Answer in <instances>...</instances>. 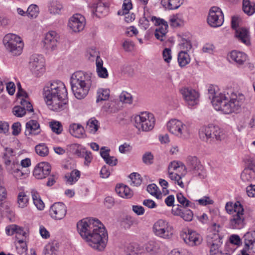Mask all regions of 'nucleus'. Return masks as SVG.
<instances>
[{
	"label": "nucleus",
	"mask_w": 255,
	"mask_h": 255,
	"mask_svg": "<svg viewBox=\"0 0 255 255\" xmlns=\"http://www.w3.org/2000/svg\"><path fill=\"white\" fill-rule=\"evenodd\" d=\"M77 227L78 232L88 246L99 252L104 251L108 241V234L99 220L85 218L77 223Z\"/></svg>",
	"instance_id": "f257e3e1"
},
{
	"label": "nucleus",
	"mask_w": 255,
	"mask_h": 255,
	"mask_svg": "<svg viewBox=\"0 0 255 255\" xmlns=\"http://www.w3.org/2000/svg\"><path fill=\"white\" fill-rule=\"evenodd\" d=\"M208 94L213 106L217 111L230 114L239 112L246 100L242 93H232L230 96L225 92H220L218 87L211 85L208 87Z\"/></svg>",
	"instance_id": "f03ea898"
},
{
	"label": "nucleus",
	"mask_w": 255,
	"mask_h": 255,
	"mask_svg": "<svg viewBox=\"0 0 255 255\" xmlns=\"http://www.w3.org/2000/svg\"><path fill=\"white\" fill-rule=\"evenodd\" d=\"M64 83L53 81L43 89V97L48 108L54 111L62 110L64 105Z\"/></svg>",
	"instance_id": "7ed1b4c3"
},
{
	"label": "nucleus",
	"mask_w": 255,
	"mask_h": 255,
	"mask_svg": "<svg viewBox=\"0 0 255 255\" xmlns=\"http://www.w3.org/2000/svg\"><path fill=\"white\" fill-rule=\"evenodd\" d=\"M225 210L228 214L232 215L229 221V226L232 229H241L245 225V210L239 201L235 203L228 202L226 204Z\"/></svg>",
	"instance_id": "20e7f679"
},
{
	"label": "nucleus",
	"mask_w": 255,
	"mask_h": 255,
	"mask_svg": "<svg viewBox=\"0 0 255 255\" xmlns=\"http://www.w3.org/2000/svg\"><path fill=\"white\" fill-rule=\"evenodd\" d=\"M166 126L168 131L178 138L186 140L191 136V127L187 123L172 119L167 122Z\"/></svg>",
	"instance_id": "39448f33"
},
{
	"label": "nucleus",
	"mask_w": 255,
	"mask_h": 255,
	"mask_svg": "<svg viewBox=\"0 0 255 255\" xmlns=\"http://www.w3.org/2000/svg\"><path fill=\"white\" fill-rule=\"evenodd\" d=\"M3 43L7 51L13 56H18L21 54L23 48V43L19 36L8 33L3 39Z\"/></svg>",
	"instance_id": "423d86ee"
},
{
	"label": "nucleus",
	"mask_w": 255,
	"mask_h": 255,
	"mask_svg": "<svg viewBox=\"0 0 255 255\" xmlns=\"http://www.w3.org/2000/svg\"><path fill=\"white\" fill-rule=\"evenodd\" d=\"M200 138L207 142L213 143L220 141L223 137L222 130L217 126L209 125L201 128L199 131Z\"/></svg>",
	"instance_id": "0eeeda50"
},
{
	"label": "nucleus",
	"mask_w": 255,
	"mask_h": 255,
	"mask_svg": "<svg viewBox=\"0 0 255 255\" xmlns=\"http://www.w3.org/2000/svg\"><path fill=\"white\" fill-rule=\"evenodd\" d=\"M135 127L139 130L149 131L154 126L155 120L153 115L148 112H143L134 118Z\"/></svg>",
	"instance_id": "6e6552de"
},
{
	"label": "nucleus",
	"mask_w": 255,
	"mask_h": 255,
	"mask_svg": "<svg viewBox=\"0 0 255 255\" xmlns=\"http://www.w3.org/2000/svg\"><path fill=\"white\" fill-rule=\"evenodd\" d=\"M152 230L157 237L164 239H169L173 234V228L167 221L160 219L153 224Z\"/></svg>",
	"instance_id": "1a4fd4ad"
},
{
	"label": "nucleus",
	"mask_w": 255,
	"mask_h": 255,
	"mask_svg": "<svg viewBox=\"0 0 255 255\" xmlns=\"http://www.w3.org/2000/svg\"><path fill=\"white\" fill-rule=\"evenodd\" d=\"M185 172V166L181 163L173 161L170 163L168 166V177L175 183H177L181 188H184V184L182 178L184 174H179L181 171Z\"/></svg>",
	"instance_id": "9d476101"
},
{
	"label": "nucleus",
	"mask_w": 255,
	"mask_h": 255,
	"mask_svg": "<svg viewBox=\"0 0 255 255\" xmlns=\"http://www.w3.org/2000/svg\"><path fill=\"white\" fill-rule=\"evenodd\" d=\"M70 83L89 88L95 85L92 74L83 71L75 72L71 76Z\"/></svg>",
	"instance_id": "9b49d317"
},
{
	"label": "nucleus",
	"mask_w": 255,
	"mask_h": 255,
	"mask_svg": "<svg viewBox=\"0 0 255 255\" xmlns=\"http://www.w3.org/2000/svg\"><path fill=\"white\" fill-rule=\"evenodd\" d=\"M13 158L12 156H8L6 153L4 154V164L6 166L9 172L16 179L18 180L25 178L27 176L28 174L22 170L18 161Z\"/></svg>",
	"instance_id": "f8f14e48"
},
{
	"label": "nucleus",
	"mask_w": 255,
	"mask_h": 255,
	"mask_svg": "<svg viewBox=\"0 0 255 255\" xmlns=\"http://www.w3.org/2000/svg\"><path fill=\"white\" fill-rule=\"evenodd\" d=\"M29 67L33 75L40 77L45 71L44 58L38 54L32 55L29 58Z\"/></svg>",
	"instance_id": "ddd939ff"
},
{
	"label": "nucleus",
	"mask_w": 255,
	"mask_h": 255,
	"mask_svg": "<svg viewBox=\"0 0 255 255\" xmlns=\"http://www.w3.org/2000/svg\"><path fill=\"white\" fill-rule=\"evenodd\" d=\"M60 40L59 34L55 31H49L46 33L42 40L43 47L49 53L57 49Z\"/></svg>",
	"instance_id": "4468645a"
},
{
	"label": "nucleus",
	"mask_w": 255,
	"mask_h": 255,
	"mask_svg": "<svg viewBox=\"0 0 255 255\" xmlns=\"http://www.w3.org/2000/svg\"><path fill=\"white\" fill-rule=\"evenodd\" d=\"M207 22L213 28L222 26L224 22V14L221 8L217 6L212 7L209 11Z\"/></svg>",
	"instance_id": "2eb2a0df"
},
{
	"label": "nucleus",
	"mask_w": 255,
	"mask_h": 255,
	"mask_svg": "<svg viewBox=\"0 0 255 255\" xmlns=\"http://www.w3.org/2000/svg\"><path fill=\"white\" fill-rule=\"evenodd\" d=\"M150 20L155 25L157 26L154 32L156 38L161 41L165 40L167 38L166 34L168 27L167 22L164 19L155 16H152Z\"/></svg>",
	"instance_id": "dca6fc26"
},
{
	"label": "nucleus",
	"mask_w": 255,
	"mask_h": 255,
	"mask_svg": "<svg viewBox=\"0 0 255 255\" xmlns=\"http://www.w3.org/2000/svg\"><path fill=\"white\" fill-rule=\"evenodd\" d=\"M86 23V19L83 15L75 13L69 18L67 27L72 32L77 33L84 30Z\"/></svg>",
	"instance_id": "f3484780"
},
{
	"label": "nucleus",
	"mask_w": 255,
	"mask_h": 255,
	"mask_svg": "<svg viewBox=\"0 0 255 255\" xmlns=\"http://www.w3.org/2000/svg\"><path fill=\"white\" fill-rule=\"evenodd\" d=\"M188 165L191 171L195 176L204 179L206 176V173L200 161L196 156H189L187 159Z\"/></svg>",
	"instance_id": "a211bd4d"
},
{
	"label": "nucleus",
	"mask_w": 255,
	"mask_h": 255,
	"mask_svg": "<svg viewBox=\"0 0 255 255\" xmlns=\"http://www.w3.org/2000/svg\"><path fill=\"white\" fill-rule=\"evenodd\" d=\"M180 93L189 106H193L198 104L199 93L191 88L184 87L180 89Z\"/></svg>",
	"instance_id": "6ab92c4d"
},
{
	"label": "nucleus",
	"mask_w": 255,
	"mask_h": 255,
	"mask_svg": "<svg viewBox=\"0 0 255 255\" xmlns=\"http://www.w3.org/2000/svg\"><path fill=\"white\" fill-rule=\"evenodd\" d=\"M181 237L184 242L190 246L199 245L202 241V237L199 234L189 229L183 231L181 234Z\"/></svg>",
	"instance_id": "aec40b11"
},
{
	"label": "nucleus",
	"mask_w": 255,
	"mask_h": 255,
	"mask_svg": "<svg viewBox=\"0 0 255 255\" xmlns=\"http://www.w3.org/2000/svg\"><path fill=\"white\" fill-rule=\"evenodd\" d=\"M51 169V166L48 163L40 162L34 168L33 174L36 178L42 179L49 175Z\"/></svg>",
	"instance_id": "412c9836"
},
{
	"label": "nucleus",
	"mask_w": 255,
	"mask_h": 255,
	"mask_svg": "<svg viewBox=\"0 0 255 255\" xmlns=\"http://www.w3.org/2000/svg\"><path fill=\"white\" fill-rule=\"evenodd\" d=\"M21 106L14 107L12 110L13 114L17 117H22L26 114V111L29 112L33 111L31 104L26 99L22 98L20 101Z\"/></svg>",
	"instance_id": "4be33fe9"
},
{
	"label": "nucleus",
	"mask_w": 255,
	"mask_h": 255,
	"mask_svg": "<svg viewBox=\"0 0 255 255\" xmlns=\"http://www.w3.org/2000/svg\"><path fill=\"white\" fill-rule=\"evenodd\" d=\"M247 58L248 56L245 53L237 50H233L227 55L229 61L237 66L244 65Z\"/></svg>",
	"instance_id": "5701e85b"
},
{
	"label": "nucleus",
	"mask_w": 255,
	"mask_h": 255,
	"mask_svg": "<svg viewBox=\"0 0 255 255\" xmlns=\"http://www.w3.org/2000/svg\"><path fill=\"white\" fill-rule=\"evenodd\" d=\"M49 214L52 218L60 220L64 218V204L58 202L54 203L50 207Z\"/></svg>",
	"instance_id": "b1692460"
},
{
	"label": "nucleus",
	"mask_w": 255,
	"mask_h": 255,
	"mask_svg": "<svg viewBox=\"0 0 255 255\" xmlns=\"http://www.w3.org/2000/svg\"><path fill=\"white\" fill-rule=\"evenodd\" d=\"M235 37L238 41L246 45L251 44V35L249 30L246 27H239L235 31Z\"/></svg>",
	"instance_id": "393cba45"
},
{
	"label": "nucleus",
	"mask_w": 255,
	"mask_h": 255,
	"mask_svg": "<svg viewBox=\"0 0 255 255\" xmlns=\"http://www.w3.org/2000/svg\"><path fill=\"white\" fill-rule=\"evenodd\" d=\"M25 134L27 136L39 134L41 130L40 125L36 120H31L26 123Z\"/></svg>",
	"instance_id": "a878e982"
},
{
	"label": "nucleus",
	"mask_w": 255,
	"mask_h": 255,
	"mask_svg": "<svg viewBox=\"0 0 255 255\" xmlns=\"http://www.w3.org/2000/svg\"><path fill=\"white\" fill-rule=\"evenodd\" d=\"M71 89L75 97L78 99H84L88 95L90 88L71 84Z\"/></svg>",
	"instance_id": "bb28decb"
},
{
	"label": "nucleus",
	"mask_w": 255,
	"mask_h": 255,
	"mask_svg": "<svg viewBox=\"0 0 255 255\" xmlns=\"http://www.w3.org/2000/svg\"><path fill=\"white\" fill-rule=\"evenodd\" d=\"M70 134L76 138H84L86 136L84 128L80 124H73L70 126Z\"/></svg>",
	"instance_id": "cd10ccee"
},
{
	"label": "nucleus",
	"mask_w": 255,
	"mask_h": 255,
	"mask_svg": "<svg viewBox=\"0 0 255 255\" xmlns=\"http://www.w3.org/2000/svg\"><path fill=\"white\" fill-rule=\"evenodd\" d=\"M172 212L174 215L180 216L186 221H191L193 219V213L190 209L182 210L180 208L177 207L172 209Z\"/></svg>",
	"instance_id": "c85d7f7f"
},
{
	"label": "nucleus",
	"mask_w": 255,
	"mask_h": 255,
	"mask_svg": "<svg viewBox=\"0 0 255 255\" xmlns=\"http://www.w3.org/2000/svg\"><path fill=\"white\" fill-rule=\"evenodd\" d=\"M244 240L246 248L255 253V231L247 233Z\"/></svg>",
	"instance_id": "c756f323"
},
{
	"label": "nucleus",
	"mask_w": 255,
	"mask_h": 255,
	"mask_svg": "<svg viewBox=\"0 0 255 255\" xmlns=\"http://www.w3.org/2000/svg\"><path fill=\"white\" fill-rule=\"evenodd\" d=\"M115 190L119 196L125 198H130L133 196V192L130 188L126 185L119 184L116 187Z\"/></svg>",
	"instance_id": "7c9ffc66"
},
{
	"label": "nucleus",
	"mask_w": 255,
	"mask_h": 255,
	"mask_svg": "<svg viewBox=\"0 0 255 255\" xmlns=\"http://www.w3.org/2000/svg\"><path fill=\"white\" fill-rule=\"evenodd\" d=\"M207 243L209 247H220L222 238L218 233H211L207 237Z\"/></svg>",
	"instance_id": "2f4dec72"
},
{
	"label": "nucleus",
	"mask_w": 255,
	"mask_h": 255,
	"mask_svg": "<svg viewBox=\"0 0 255 255\" xmlns=\"http://www.w3.org/2000/svg\"><path fill=\"white\" fill-rule=\"evenodd\" d=\"M59 248V244L56 241L48 243L44 247V255H57Z\"/></svg>",
	"instance_id": "473e14b6"
},
{
	"label": "nucleus",
	"mask_w": 255,
	"mask_h": 255,
	"mask_svg": "<svg viewBox=\"0 0 255 255\" xmlns=\"http://www.w3.org/2000/svg\"><path fill=\"white\" fill-rule=\"evenodd\" d=\"M109 4L104 2L101 0H98L96 4H94L93 8L95 10L96 14L98 16L106 14L108 10Z\"/></svg>",
	"instance_id": "72a5a7b5"
},
{
	"label": "nucleus",
	"mask_w": 255,
	"mask_h": 255,
	"mask_svg": "<svg viewBox=\"0 0 255 255\" xmlns=\"http://www.w3.org/2000/svg\"><path fill=\"white\" fill-rule=\"evenodd\" d=\"M31 194L33 204L39 210H42L45 207L44 203L41 200L39 193L35 189H32Z\"/></svg>",
	"instance_id": "f704fd0d"
},
{
	"label": "nucleus",
	"mask_w": 255,
	"mask_h": 255,
	"mask_svg": "<svg viewBox=\"0 0 255 255\" xmlns=\"http://www.w3.org/2000/svg\"><path fill=\"white\" fill-rule=\"evenodd\" d=\"M96 72L98 76L101 78H107L109 74L107 69L103 67V61L102 59L96 60Z\"/></svg>",
	"instance_id": "c9c22d12"
},
{
	"label": "nucleus",
	"mask_w": 255,
	"mask_h": 255,
	"mask_svg": "<svg viewBox=\"0 0 255 255\" xmlns=\"http://www.w3.org/2000/svg\"><path fill=\"white\" fill-rule=\"evenodd\" d=\"M177 61L179 66L184 67L190 62L191 58L186 51H181L178 53Z\"/></svg>",
	"instance_id": "e433bc0d"
},
{
	"label": "nucleus",
	"mask_w": 255,
	"mask_h": 255,
	"mask_svg": "<svg viewBox=\"0 0 255 255\" xmlns=\"http://www.w3.org/2000/svg\"><path fill=\"white\" fill-rule=\"evenodd\" d=\"M63 6L62 2L56 0L50 3L49 6V11L53 14H60L62 12Z\"/></svg>",
	"instance_id": "4c0bfd02"
},
{
	"label": "nucleus",
	"mask_w": 255,
	"mask_h": 255,
	"mask_svg": "<svg viewBox=\"0 0 255 255\" xmlns=\"http://www.w3.org/2000/svg\"><path fill=\"white\" fill-rule=\"evenodd\" d=\"M243 9L245 13L251 15L255 12V3L249 0H243Z\"/></svg>",
	"instance_id": "58836bf2"
},
{
	"label": "nucleus",
	"mask_w": 255,
	"mask_h": 255,
	"mask_svg": "<svg viewBox=\"0 0 255 255\" xmlns=\"http://www.w3.org/2000/svg\"><path fill=\"white\" fill-rule=\"evenodd\" d=\"M110 91L108 89L100 88L97 92L96 102L107 100L110 97Z\"/></svg>",
	"instance_id": "ea45409f"
},
{
	"label": "nucleus",
	"mask_w": 255,
	"mask_h": 255,
	"mask_svg": "<svg viewBox=\"0 0 255 255\" xmlns=\"http://www.w3.org/2000/svg\"><path fill=\"white\" fill-rule=\"evenodd\" d=\"M81 175L80 172L74 169L72 170L70 174L65 176V178H67V183L70 185H72L76 183L80 178Z\"/></svg>",
	"instance_id": "a19ab883"
},
{
	"label": "nucleus",
	"mask_w": 255,
	"mask_h": 255,
	"mask_svg": "<svg viewBox=\"0 0 255 255\" xmlns=\"http://www.w3.org/2000/svg\"><path fill=\"white\" fill-rule=\"evenodd\" d=\"M162 4L170 9L178 8L182 3V0H162Z\"/></svg>",
	"instance_id": "79ce46f5"
},
{
	"label": "nucleus",
	"mask_w": 255,
	"mask_h": 255,
	"mask_svg": "<svg viewBox=\"0 0 255 255\" xmlns=\"http://www.w3.org/2000/svg\"><path fill=\"white\" fill-rule=\"evenodd\" d=\"M169 21L171 26L173 27L182 26L184 22L182 15L179 14L170 16Z\"/></svg>",
	"instance_id": "37998d69"
},
{
	"label": "nucleus",
	"mask_w": 255,
	"mask_h": 255,
	"mask_svg": "<svg viewBox=\"0 0 255 255\" xmlns=\"http://www.w3.org/2000/svg\"><path fill=\"white\" fill-rule=\"evenodd\" d=\"M29 198L24 192L21 191L18 193L17 196V204L19 208H23L26 207L28 204Z\"/></svg>",
	"instance_id": "c03bdc74"
},
{
	"label": "nucleus",
	"mask_w": 255,
	"mask_h": 255,
	"mask_svg": "<svg viewBox=\"0 0 255 255\" xmlns=\"http://www.w3.org/2000/svg\"><path fill=\"white\" fill-rule=\"evenodd\" d=\"M36 153L41 157H45L49 154V148L45 143H41L35 147Z\"/></svg>",
	"instance_id": "a18cd8bd"
},
{
	"label": "nucleus",
	"mask_w": 255,
	"mask_h": 255,
	"mask_svg": "<svg viewBox=\"0 0 255 255\" xmlns=\"http://www.w3.org/2000/svg\"><path fill=\"white\" fill-rule=\"evenodd\" d=\"M99 127V122L95 118H91L87 123L86 128L91 133H95Z\"/></svg>",
	"instance_id": "49530a36"
},
{
	"label": "nucleus",
	"mask_w": 255,
	"mask_h": 255,
	"mask_svg": "<svg viewBox=\"0 0 255 255\" xmlns=\"http://www.w3.org/2000/svg\"><path fill=\"white\" fill-rule=\"evenodd\" d=\"M147 192L152 196L160 199L162 197V194L157 185L155 184H151L147 187Z\"/></svg>",
	"instance_id": "de8ad7c7"
},
{
	"label": "nucleus",
	"mask_w": 255,
	"mask_h": 255,
	"mask_svg": "<svg viewBox=\"0 0 255 255\" xmlns=\"http://www.w3.org/2000/svg\"><path fill=\"white\" fill-rule=\"evenodd\" d=\"M82 148L81 145L79 144L73 143L70 145H68L67 146V150L70 153L75 154L78 157L82 156V152L81 151Z\"/></svg>",
	"instance_id": "09e8293b"
},
{
	"label": "nucleus",
	"mask_w": 255,
	"mask_h": 255,
	"mask_svg": "<svg viewBox=\"0 0 255 255\" xmlns=\"http://www.w3.org/2000/svg\"><path fill=\"white\" fill-rule=\"evenodd\" d=\"M17 253L19 255L24 254L27 250V245L23 238L15 241Z\"/></svg>",
	"instance_id": "8fccbe9b"
},
{
	"label": "nucleus",
	"mask_w": 255,
	"mask_h": 255,
	"mask_svg": "<svg viewBox=\"0 0 255 255\" xmlns=\"http://www.w3.org/2000/svg\"><path fill=\"white\" fill-rule=\"evenodd\" d=\"M254 172L251 169H245L241 174V178L244 182L251 181L254 178Z\"/></svg>",
	"instance_id": "3c124183"
},
{
	"label": "nucleus",
	"mask_w": 255,
	"mask_h": 255,
	"mask_svg": "<svg viewBox=\"0 0 255 255\" xmlns=\"http://www.w3.org/2000/svg\"><path fill=\"white\" fill-rule=\"evenodd\" d=\"M26 13L29 17L35 18L39 14V8L36 4H31L28 7Z\"/></svg>",
	"instance_id": "603ef678"
},
{
	"label": "nucleus",
	"mask_w": 255,
	"mask_h": 255,
	"mask_svg": "<svg viewBox=\"0 0 255 255\" xmlns=\"http://www.w3.org/2000/svg\"><path fill=\"white\" fill-rule=\"evenodd\" d=\"M178 202L183 207H192V203L181 193H178L176 195Z\"/></svg>",
	"instance_id": "864d4df0"
},
{
	"label": "nucleus",
	"mask_w": 255,
	"mask_h": 255,
	"mask_svg": "<svg viewBox=\"0 0 255 255\" xmlns=\"http://www.w3.org/2000/svg\"><path fill=\"white\" fill-rule=\"evenodd\" d=\"M120 101L127 104H131L132 102V97L130 94L123 91L120 95Z\"/></svg>",
	"instance_id": "5fc2aeb1"
},
{
	"label": "nucleus",
	"mask_w": 255,
	"mask_h": 255,
	"mask_svg": "<svg viewBox=\"0 0 255 255\" xmlns=\"http://www.w3.org/2000/svg\"><path fill=\"white\" fill-rule=\"evenodd\" d=\"M49 124L53 132L57 134H59L62 132L63 130L62 126L59 122L52 121Z\"/></svg>",
	"instance_id": "6e6d98bb"
},
{
	"label": "nucleus",
	"mask_w": 255,
	"mask_h": 255,
	"mask_svg": "<svg viewBox=\"0 0 255 255\" xmlns=\"http://www.w3.org/2000/svg\"><path fill=\"white\" fill-rule=\"evenodd\" d=\"M129 178L130 179L132 184L134 186H138L140 185L142 182V179L140 175L137 173H132L129 175Z\"/></svg>",
	"instance_id": "4d7b16f0"
},
{
	"label": "nucleus",
	"mask_w": 255,
	"mask_h": 255,
	"mask_svg": "<svg viewBox=\"0 0 255 255\" xmlns=\"http://www.w3.org/2000/svg\"><path fill=\"white\" fill-rule=\"evenodd\" d=\"M180 48L181 51H185L187 52L192 48V44L190 40L183 38L180 43Z\"/></svg>",
	"instance_id": "13d9d810"
},
{
	"label": "nucleus",
	"mask_w": 255,
	"mask_h": 255,
	"mask_svg": "<svg viewBox=\"0 0 255 255\" xmlns=\"http://www.w3.org/2000/svg\"><path fill=\"white\" fill-rule=\"evenodd\" d=\"M87 56L88 59L91 61H93L95 58L96 60L98 59H101L99 56L98 51L93 48L89 49L88 50Z\"/></svg>",
	"instance_id": "bf43d9fd"
},
{
	"label": "nucleus",
	"mask_w": 255,
	"mask_h": 255,
	"mask_svg": "<svg viewBox=\"0 0 255 255\" xmlns=\"http://www.w3.org/2000/svg\"><path fill=\"white\" fill-rule=\"evenodd\" d=\"M162 57L164 61L169 63L172 59L171 50L169 48H165L162 51Z\"/></svg>",
	"instance_id": "052dcab7"
},
{
	"label": "nucleus",
	"mask_w": 255,
	"mask_h": 255,
	"mask_svg": "<svg viewBox=\"0 0 255 255\" xmlns=\"http://www.w3.org/2000/svg\"><path fill=\"white\" fill-rule=\"evenodd\" d=\"M197 202L201 206H207L214 204V201L209 196H204L203 198L197 200Z\"/></svg>",
	"instance_id": "680f3d73"
},
{
	"label": "nucleus",
	"mask_w": 255,
	"mask_h": 255,
	"mask_svg": "<svg viewBox=\"0 0 255 255\" xmlns=\"http://www.w3.org/2000/svg\"><path fill=\"white\" fill-rule=\"evenodd\" d=\"M153 155L150 152H145L142 156V161L146 164H151L153 163Z\"/></svg>",
	"instance_id": "e2e57ef3"
},
{
	"label": "nucleus",
	"mask_w": 255,
	"mask_h": 255,
	"mask_svg": "<svg viewBox=\"0 0 255 255\" xmlns=\"http://www.w3.org/2000/svg\"><path fill=\"white\" fill-rule=\"evenodd\" d=\"M14 234H15V238H16V241L21 239V238H23V240H24L25 238V232L23 231V229L22 228L19 227L18 226H17L16 230H15Z\"/></svg>",
	"instance_id": "0e129e2a"
},
{
	"label": "nucleus",
	"mask_w": 255,
	"mask_h": 255,
	"mask_svg": "<svg viewBox=\"0 0 255 255\" xmlns=\"http://www.w3.org/2000/svg\"><path fill=\"white\" fill-rule=\"evenodd\" d=\"M146 249L149 252H156L159 249V245L155 242L150 241L148 243Z\"/></svg>",
	"instance_id": "69168bd1"
},
{
	"label": "nucleus",
	"mask_w": 255,
	"mask_h": 255,
	"mask_svg": "<svg viewBox=\"0 0 255 255\" xmlns=\"http://www.w3.org/2000/svg\"><path fill=\"white\" fill-rule=\"evenodd\" d=\"M139 26L143 30H146L149 26V19L145 16L140 18L139 20Z\"/></svg>",
	"instance_id": "338daca9"
},
{
	"label": "nucleus",
	"mask_w": 255,
	"mask_h": 255,
	"mask_svg": "<svg viewBox=\"0 0 255 255\" xmlns=\"http://www.w3.org/2000/svg\"><path fill=\"white\" fill-rule=\"evenodd\" d=\"M132 7V4L131 0H125L123 4V9L124 13H128L130 9Z\"/></svg>",
	"instance_id": "774afa93"
}]
</instances>
